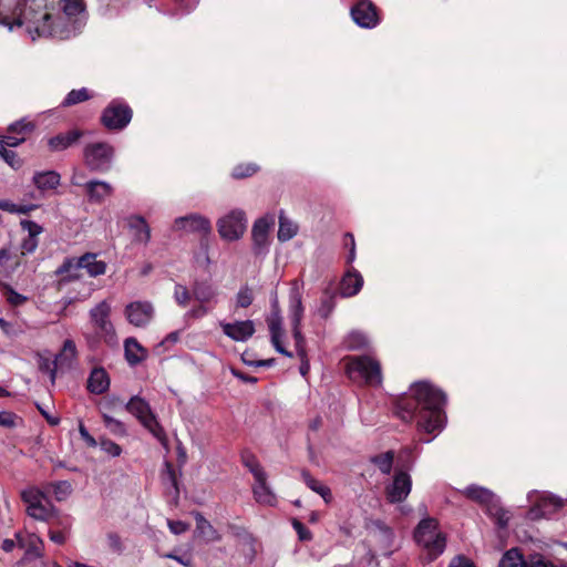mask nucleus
<instances>
[{
  "instance_id": "f257e3e1",
  "label": "nucleus",
  "mask_w": 567,
  "mask_h": 567,
  "mask_svg": "<svg viewBox=\"0 0 567 567\" xmlns=\"http://www.w3.org/2000/svg\"><path fill=\"white\" fill-rule=\"evenodd\" d=\"M61 13H54L34 1H25L12 11L0 10V27L8 31L23 30L31 40L38 38L70 39L81 33L87 14L83 0H60Z\"/></svg>"
},
{
  "instance_id": "f03ea898",
  "label": "nucleus",
  "mask_w": 567,
  "mask_h": 567,
  "mask_svg": "<svg viewBox=\"0 0 567 567\" xmlns=\"http://www.w3.org/2000/svg\"><path fill=\"white\" fill-rule=\"evenodd\" d=\"M445 394L427 382H416L408 394L399 398L395 413L404 421L416 419L419 431L435 437L445 427Z\"/></svg>"
},
{
  "instance_id": "7ed1b4c3",
  "label": "nucleus",
  "mask_w": 567,
  "mask_h": 567,
  "mask_svg": "<svg viewBox=\"0 0 567 567\" xmlns=\"http://www.w3.org/2000/svg\"><path fill=\"white\" fill-rule=\"evenodd\" d=\"M413 539L429 560L441 556L446 548V535L436 518H422L413 530Z\"/></svg>"
},
{
  "instance_id": "20e7f679",
  "label": "nucleus",
  "mask_w": 567,
  "mask_h": 567,
  "mask_svg": "<svg viewBox=\"0 0 567 567\" xmlns=\"http://www.w3.org/2000/svg\"><path fill=\"white\" fill-rule=\"evenodd\" d=\"M192 296L197 305L185 313L186 319H202L213 312L219 302V289L208 280L194 281Z\"/></svg>"
},
{
  "instance_id": "39448f33",
  "label": "nucleus",
  "mask_w": 567,
  "mask_h": 567,
  "mask_svg": "<svg viewBox=\"0 0 567 567\" xmlns=\"http://www.w3.org/2000/svg\"><path fill=\"white\" fill-rule=\"evenodd\" d=\"M347 374L352 381L365 385L379 386L382 384L380 362L369 355L350 357L347 362Z\"/></svg>"
},
{
  "instance_id": "423d86ee",
  "label": "nucleus",
  "mask_w": 567,
  "mask_h": 567,
  "mask_svg": "<svg viewBox=\"0 0 567 567\" xmlns=\"http://www.w3.org/2000/svg\"><path fill=\"white\" fill-rule=\"evenodd\" d=\"M85 269L90 277H99L105 274L106 264L96 259L95 254L86 252L79 258H66L56 269V274L64 276V280L80 278V270Z\"/></svg>"
},
{
  "instance_id": "0eeeda50",
  "label": "nucleus",
  "mask_w": 567,
  "mask_h": 567,
  "mask_svg": "<svg viewBox=\"0 0 567 567\" xmlns=\"http://www.w3.org/2000/svg\"><path fill=\"white\" fill-rule=\"evenodd\" d=\"M128 413L134 415L140 423L162 444L166 443V433L158 423L156 415L153 413L148 402L138 395H134L125 404Z\"/></svg>"
},
{
  "instance_id": "6e6552de",
  "label": "nucleus",
  "mask_w": 567,
  "mask_h": 567,
  "mask_svg": "<svg viewBox=\"0 0 567 567\" xmlns=\"http://www.w3.org/2000/svg\"><path fill=\"white\" fill-rule=\"evenodd\" d=\"M114 157V148L106 142L90 143L84 147L83 158L92 172L105 173L110 171Z\"/></svg>"
},
{
  "instance_id": "1a4fd4ad",
  "label": "nucleus",
  "mask_w": 567,
  "mask_h": 567,
  "mask_svg": "<svg viewBox=\"0 0 567 567\" xmlns=\"http://www.w3.org/2000/svg\"><path fill=\"white\" fill-rule=\"evenodd\" d=\"M247 228L245 212L233 209L217 220L219 236L227 241L238 240Z\"/></svg>"
},
{
  "instance_id": "9d476101",
  "label": "nucleus",
  "mask_w": 567,
  "mask_h": 567,
  "mask_svg": "<svg viewBox=\"0 0 567 567\" xmlns=\"http://www.w3.org/2000/svg\"><path fill=\"white\" fill-rule=\"evenodd\" d=\"M132 120L131 107L122 100H113L103 111L101 121L110 131L123 130Z\"/></svg>"
},
{
  "instance_id": "9b49d317",
  "label": "nucleus",
  "mask_w": 567,
  "mask_h": 567,
  "mask_svg": "<svg viewBox=\"0 0 567 567\" xmlns=\"http://www.w3.org/2000/svg\"><path fill=\"white\" fill-rule=\"evenodd\" d=\"M305 308L302 306V293L297 281L293 282L289 292V310L288 316L291 322V330L295 341L301 342L305 337L301 332V321Z\"/></svg>"
},
{
  "instance_id": "f8f14e48",
  "label": "nucleus",
  "mask_w": 567,
  "mask_h": 567,
  "mask_svg": "<svg viewBox=\"0 0 567 567\" xmlns=\"http://www.w3.org/2000/svg\"><path fill=\"white\" fill-rule=\"evenodd\" d=\"M267 324L270 332V340L277 352L292 358V352L288 351L282 344L284 329H282V317L277 298L272 300L271 311L267 318Z\"/></svg>"
},
{
  "instance_id": "ddd939ff",
  "label": "nucleus",
  "mask_w": 567,
  "mask_h": 567,
  "mask_svg": "<svg viewBox=\"0 0 567 567\" xmlns=\"http://www.w3.org/2000/svg\"><path fill=\"white\" fill-rule=\"evenodd\" d=\"M110 316L111 303L106 300L101 301L90 310V320L97 333L103 337L113 338L115 330Z\"/></svg>"
},
{
  "instance_id": "4468645a",
  "label": "nucleus",
  "mask_w": 567,
  "mask_h": 567,
  "mask_svg": "<svg viewBox=\"0 0 567 567\" xmlns=\"http://www.w3.org/2000/svg\"><path fill=\"white\" fill-rule=\"evenodd\" d=\"M351 17L359 27L365 29H373L380 22L378 9L370 0L357 1L351 8Z\"/></svg>"
},
{
  "instance_id": "2eb2a0df",
  "label": "nucleus",
  "mask_w": 567,
  "mask_h": 567,
  "mask_svg": "<svg viewBox=\"0 0 567 567\" xmlns=\"http://www.w3.org/2000/svg\"><path fill=\"white\" fill-rule=\"evenodd\" d=\"M174 229L185 233H197L206 238L212 233V221L200 214H189L174 220Z\"/></svg>"
},
{
  "instance_id": "dca6fc26",
  "label": "nucleus",
  "mask_w": 567,
  "mask_h": 567,
  "mask_svg": "<svg viewBox=\"0 0 567 567\" xmlns=\"http://www.w3.org/2000/svg\"><path fill=\"white\" fill-rule=\"evenodd\" d=\"M274 225V217L266 216L257 219L251 229L252 249L256 255H266L269 250V231Z\"/></svg>"
},
{
  "instance_id": "f3484780",
  "label": "nucleus",
  "mask_w": 567,
  "mask_h": 567,
  "mask_svg": "<svg viewBox=\"0 0 567 567\" xmlns=\"http://www.w3.org/2000/svg\"><path fill=\"white\" fill-rule=\"evenodd\" d=\"M462 494L466 498L484 507L485 512L488 509H495L497 507V502L499 501V497L493 491L476 484L466 486L462 491Z\"/></svg>"
},
{
  "instance_id": "a211bd4d",
  "label": "nucleus",
  "mask_w": 567,
  "mask_h": 567,
  "mask_svg": "<svg viewBox=\"0 0 567 567\" xmlns=\"http://www.w3.org/2000/svg\"><path fill=\"white\" fill-rule=\"evenodd\" d=\"M411 488V476L402 471L396 472L392 483L386 487V497L390 503H401L409 496Z\"/></svg>"
},
{
  "instance_id": "6ab92c4d",
  "label": "nucleus",
  "mask_w": 567,
  "mask_h": 567,
  "mask_svg": "<svg viewBox=\"0 0 567 567\" xmlns=\"http://www.w3.org/2000/svg\"><path fill=\"white\" fill-rule=\"evenodd\" d=\"M125 315L130 323L135 327H145L153 318L154 308L151 302L135 301L126 306Z\"/></svg>"
},
{
  "instance_id": "aec40b11",
  "label": "nucleus",
  "mask_w": 567,
  "mask_h": 567,
  "mask_svg": "<svg viewBox=\"0 0 567 567\" xmlns=\"http://www.w3.org/2000/svg\"><path fill=\"white\" fill-rule=\"evenodd\" d=\"M21 228L28 233L27 237L22 239L20 244L21 255L33 254L39 246V235L42 234L43 227L38 223L29 219H22L20 221Z\"/></svg>"
},
{
  "instance_id": "412c9836",
  "label": "nucleus",
  "mask_w": 567,
  "mask_h": 567,
  "mask_svg": "<svg viewBox=\"0 0 567 567\" xmlns=\"http://www.w3.org/2000/svg\"><path fill=\"white\" fill-rule=\"evenodd\" d=\"M220 327L228 338L237 342H245L255 333V324L251 320L220 322Z\"/></svg>"
},
{
  "instance_id": "4be33fe9",
  "label": "nucleus",
  "mask_w": 567,
  "mask_h": 567,
  "mask_svg": "<svg viewBox=\"0 0 567 567\" xmlns=\"http://www.w3.org/2000/svg\"><path fill=\"white\" fill-rule=\"evenodd\" d=\"M363 278L354 268H350L341 279L340 292L342 297H353L361 290Z\"/></svg>"
},
{
  "instance_id": "5701e85b",
  "label": "nucleus",
  "mask_w": 567,
  "mask_h": 567,
  "mask_svg": "<svg viewBox=\"0 0 567 567\" xmlns=\"http://www.w3.org/2000/svg\"><path fill=\"white\" fill-rule=\"evenodd\" d=\"M370 534L378 539L384 549H390L393 544V529L380 519H373L368 524Z\"/></svg>"
},
{
  "instance_id": "b1692460",
  "label": "nucleus",
  "mask_w": 567,
  "mask_h": 567,
  "mask_svg": "<svg viewBox=\"0 0 567 567\" xmlns=\"http://www.w3.org/2000/svg\"><path fill=\"white\" fill-rule=\"evenodd\" d=\"M125 359L131 367H135L146 360L147 350L133 337L124 341Z\"/></svg>"
},
{
  "instance_id": "393cba45",
  "label": "nucleus",
  "mask_w": 567,
  "mask_h": 567,
  "mask_svg": "<svg viewBox=\"0 0 567 567\" xmlns=\"http://www.w3.org/2000/svg\"><path fill=\"white\" fill-rule=\"evenodd\" d=\"M252 493L256 502L261 505L275 506L277 504V497L267 483V475L255 480Z\"/></svg>"
},
{
  "instance_id": "a878e982",
  "label": "nucleus",
  "mask_w": 567,
  "mask_h": 567,
  "mask_svg": "<svg viewBox=\"0 0 567 567\" xmlns=\"http://www.w3.org/2000/svg\"><path fill=\"white\" fill-rule=\"evenodd\" d=\"M110 388V377L105 369L94 368L87 379V390L93 394L105 393Z\"/></svg>"
},
{
  "instance_id": "bb28decb",
  "label": "nucleus",
  "mask_w": 567,
  "mask_h": 567,
  "mask_svg": "<svg viewBox=\"0 0 567 567\" xmlns=\"http://www.w3.org/2000/svg\"><path fill=\"white\" fill-rule=\"evenodd\" d=\"M85 192L90 202L101 203L112 194L113 187L107 182L93 179L85 183Z\"/></svg>"
},
{
  "instance_id": "cd10ccee",
  "label": "nucleus",
  "mask_w": 567,
  "mask_h": 567,
  "mask_svg": "<svg viewBox=\"0 0 567 567\" xmlns=\"http://www.w3.org/2000/svg\"><path fill=\"white\" fill-rule=\"evenodd\" d=\"M81 136V131L72 130L66 133H61L53 137H50L48 141V145L52 152H61L75 144Z\"/></svg>"
},
{
  "instance_id": "c85d7f7f",
  "label": "nucleus",
  "mask_w": 567,
  "mask_h": 567,
  "mask_svg": "<svg viewBox=\"0 0 567 567\" xmlns=\"http://www.w3.org/2000/svg\"><path fill=\"white\" fill-rule=\"evenodd\" d=\"M196 522V533L199 537L208 543L218 542L221 539L217 529L204 517L199 512H193Z\"/></svg>"
},
{
  "instance_id": "c756f323",
  "label": "nucleus",
  "mask_w": 567,
  "mask_h": 567,
  "mask_svg": "<svg viewBox=\"0 0 567 567\" xmlns=\"http://www.w3.org/2000/svg\"><path fill=\"white\" fill-rule=\"evenodd\" d=\"M128 227L136 243L147 244L151 239V228L145 218L138 215L128 218Z\"/></svg>"
},
{
  "instance_id": "7c9ffc66",
  "label": "nucleus",
  "mask_w": 567,
  "mask_h": 567,
  "mask_svg": "<svg viewBox=\"0 0 567 567\" xmlns=\"http://www.w3.org/2000/svg\"><path fill=\"white\" fill-rule=\"evenodd\" d=\"M61 176L54 171L38 172L33 176V183L40 190L55 189L60 185Z\"/></svg>"
},
{
  "instance_id": "2f4dec72",
  "label": "nucleus",
  "mask_w": 567,
  "mask_h": 567,
  "mask_svg": "<svg viewBox=\"0 0 567 567\" xmlns=\"http://www.w3.org/2000/svg\"><path fill=\"white\" fill-rule=\"evenodd\" d=\"M16 537H17L19 546L25 548V553L28 555H31L34 557H38L41 555L42 540L37 535L29 534V535L23 536L18 533L16 535Z\"/></svg>"
},
{
  "instance_id": "473e14b6",
  "label": "nucleus",
  "mask_w": 567,
  "mask_h": 567,
  "mask_svg": "<svg viewBox=\"0 0 567 567\" xmlns=\"http://www.w3.org/2000/svg\"><path fill=\"white\" fill-rule=\"evenodd\" d=\"M298 233V225L285 216L284 212L279 215V229H278V240L279 241H288L293 238Z\"/></svg>"
},
{
  "instance_id": "72a5a7b5",
  "label": "nucleus",
  "mask_w": 567,
  "mask_h": 567,
  "mask_svg": "<svg viewBox=\"0 0 567 567\" xmlns=\"http://www.w3.org/2000/svg\"><path fill=\"white\" fill-rule=\"evenodd\" d=\"M21 499L27 505V509H30L32 506H40L49 502L45 494L33 486L24 488L21 492Z\"/></svg>"
},
{
  "instance_id": "f704fd0d",
  "label": "nucleus",
  "mask_w": 567,
  "mask_h": 567,
  "mask_svg": "<svg viewBox=\"0 0 567 567\" xmlns=\"http://www.w3.org/2000/svg\"><path fill=\"white\" fill-rule=\"evenodd\" d=\"M526 559L518 548H511L502 556L498 567H526Z\"/></svg>"
},
{
  "instance_id": "c9c22d12",
  "label": "nucleus",
  "mask_w": 567,
  "mask_h": 567,
  "mask_svg": "<svg viewBox=\"0 0 567 567\" xmlns=\"http://www.w3.org/2000/svg\"><path fill=\"white\" fill-rule=\"evenodd\" d=\"M301 475H302L303 482L311 491L319 494L324 499L326 503H329L331 501L332 495H331V491L328 486L321 484L319 481L313 478L307 471H303Z\"/></svg>"
},
{
  "instance_id": "e433bc0d",
  "label": "nucleus",
  "mask_w": 567,
  "mask_h": 567,
  "mask_svg": "<svg viewBox=\"0 0 567 567\" xmlns=\"http://www.w3.org/2000/svg\"><path fill=\"white\" fill-rule=\"evenodd\" d=\"M102 420L105 427L109 430L111 434L120 437H124L127 435L126 425L122 421L104 412H102Z\"/></svg>"
},
{
  "instance_id": "4c0bfd02",
  "label": "nucleus",
  "mask_w": 567,
  "mask_h": 567,
  "mask_svg": "<svg viewBox=\"0 0 567 567\" xmlns=\"http://www.w3.org/2000/svg\"><path fill=\"white\" fill-rule=\"evenodd\" d=\"M78 355L76 346L73 340L66 339L63 342L61 352L56 355L55 362L60 364H70Z\"/></svg>"
},
{
  "instance_id": "58836bf2",
  "label": "nucleus",
  "mask_w": 567,
  "mask_h": 567,
  "mask_svg": "<svg viewBox=\"0 0 567 567\" xmlns=\"http://www.w3.org/2000/svg\"><path fill=\"white\" fill-rule=\"evenodd\" d=\"M27 513L37 520L48 522L54 514V507L48 502L40 506H32L30 509H27Z\"/></svg>"
},
{
  "instance_id": "ea45409f",
  "label": "nucleus",
  "mask_w": 567,
  "mask_h": 567,
  "mask_svg": "<svg viewBox=\"0 0 567 567\" xmlns=\"http://www.w3.org/2000/svg\"><path fill=\"white\" fill-rule=\"evenodd\" d=\"M369 343L368 337L361 331H352L344 339V347L349 350H358L367 347Z\"/></svg>"
},
{
  "instance_id": "a19ab883",
  "label": "nucleus",
  "mask_w": 567,
  "mask_h": 567,
  "mask_svg": "<svg viewBox=\"0 0 567 567\" xmlns=\"http://www.w3.org/2000/svg\"><path fill=\"white\" fill-rule=\"evenodd\" d=\"M394 454L391 451L371 457V462L382 474H390L393 465Z\"/></svg>"
},
{
  "instance_id": "79ce46f5",
  "label": "nucleus",
  "mask_w": 567,
  "mask_h": 567,
  "mask_svg": "<svg viewBox=\"0 0 567 567\" xmlns=\"http://www.w3.org/2000/svg\"><path fill=\"white\" fill-rule=\"evenodd\" d=\"M241 460L245 467H247L248 471L252 474L254 480L261 478L264 475H267L255 455L245 453L243 454Z\"/></svg>"
},
{
  "instance_id": "37998d69",
  "label": "nucleus",
  "mask_w": 567,
  "mask_h": 567,
  "mask_svg": "<svg viewBox=\"0 0 567 567\" xmlns=\"http://www.w3.org/2000/svg\"><path fill=\"white\" fill-rule=\"evenodd\" d=\"M91 97H92V95L90 94V91L85 87H82L79 90H72L64 97V100L62 102V106L75 105L78 103L87 101Z\"/></svg>"
},
{
  "instance_id": "c03bdc74",
  "label": "nucleus",
  "mask_w": 567,
  "mask_h": 567,
  "mask_svg": "<svg viewBox=\"0 0 567 567\" xmlns=\"http://www.w3.org/2000/svg\"><path fill=\"white\" fill-rule=\"evenodd\" d=\"M296 352L300 359L299 371L302 377H306L310 370V363L306 351V339L301 342L295 341Z\"/></svg>"
},
{
  "instance_id": "a18cd8bd",
  "label": "nucleus",
  "mask_w": 567,
  "mask_h": 567,
  "mask_svg": "<svg viewBox=\"0 0 567 567\" xmlns=\"http://www.w3.org/2000/svg\"><path fill=\"white\" fill-rule=\"evenodd\" d=\"M53 495L56 501L66 499L72 493V485L68 481H59L51 485Z\"/></svg>"
},
{
  "instance_id": "49530a36",
  "label": "nucleus",
  "mask_w": 567,
  "mask_h": 567,
  "mask_svg": "<svg viewBox=\"0 0 567 567\" xmlns=\"http://www.w3.org/2000/svg\"><path fill=\"white\" fill-rule=\"evenodd\" d=\"M486 514L495 519V523L499 528L507 527L509 517L508 513L502 507L501 499L497 502V507L495 509H488Z\"/></svg>"
},
{
  "instance_id": "de8ad7c7",
  "label": "nucleus",
  "mask_w": 567,
  "mask_h": 567,
  "mask_svg": "<svg viewBox=\"0 0 567 567\" xmlns=\"http://www.w3.org/2000/svg\"><path fill=\"white\" fill-rule=\"evenodd\" d=\"M190 298H193L192 289L188 290L187 287L181 284L175 285L174 300L179 307L185 308L188 305Z\"/></svg>"
},
{
  "instance_id": "09e8293b",
  "label": "nucleus",
  "mask_w": 567,
  "mask_h": 567,
  "mask_svg": "<svg viewBox=\"0 0 567 567\" xmlns=\"http://www.w3.org/2000/svg\"><path fill=\"white\" fill-rule=\"evenodd\" d=\"M208 248L207 238H202L199 241V251L194 256L195 262L204 268H207L210 264Z\"/></svg>"
},
{
  "instance_id": "8fccbe9b",
  "label": "nucleus",
  "mask_w": 567,
  "mask_h": 567,
  "mask_svg": "<svg viewBox=\"0 0 567 567\" xmlns=\"http://www.w3.org/2000/svg\"><path fill=\"white\" fill-rule=\"evenodd\" d=\"M100 449L112 457H117L122 454V447L107 437H101L99 441Z\"/></svg>"
},
{
  "instance_id": "3c124183",
  "label": "nucleus",
  "mask_w": 567,
  "mask_h": 567,
  "mask_svg": "<svg viewBox=\"0 0 567 567\" xmlns=\"http://www.w3.org/2000/svg\"><path fill=\"white\" fill-rule=\"evenodd\" d=\"M334 307H336L334 297L333 296H324L320 301V305L317 309V313L321 318L327 319L333 312Z\"/></svg>"
},
{
  "instance_id": "603ef678",
  "label": "nucleus",
  "mask_w": 567,
  "mask_h": 567,
  "mask_svg": "<svg viewBox=\"0 0 567 567\" xmlns=\"http://www.w3.org/2000/svg\"><path fill=\"white\" fill-rule=\"evenodd\" d=\"M257 165L252 163L239 164L234 167L231 175L234 178H245L254 175L257 172Z\"/></svg>"
},
{
  "instance_id": "864d4df0",
  "label": "nucleus",
  "mask_w": 567,
  "mask_h": 567,
  "mask_svg": "<svg viewBox=\"0 0 567 567\" xmlns=\"http://www.w3.org/2000/svg\"><path fill=\"white\" fill-rule=\"evenodd\" d=\"M526 567H557L554 563L546 559L542 554H530L526 559Z\"/></svg>"
},
{
  "instance_id": "5fc2aeb1",
  "label": "nucleus",
  "mask_w": 567,
  "mask_h": 567,
  "mask_svg": "<svg viewBox=\"0 0 567 567\" xmlns=\"http://www.w3.org/2000/svg\"><path fill=\"white\" fill-rule=\"evenodd\" d=\"M34 206H24V205H17L10 200L7 199H0V209L9 213H16V214H27L30 212Z\"/></svg>"
},
{
  "instance_id": "6e6d98bb",
  "label": "nucleus",
  "mask_w": 567,
  "mask_h": 567,
  "mask_svg": "<svg viewBox=\"0 0 567 567\" xmlns=\"http://www.w3.org/2000/svg\"><path fill=\"white\" fill-rule=\"evenodd\" d=\"M252 300H254V297H252V291L250 288L243 287L239 289L237 297H236V302H237L238 307L247 308L252 303Z\"/></svg>"
},
{
  "instance_id": "4d7b16f0",
  "label": "nucleus",
  "mask_w": 567,
  "mask_h": 567,
  "mask_svg": "<svg viewBox=\"0 0 567 567\" xmlns=\"http://www.w3.org/2000/svg\"><path fill=\"white\" fill-rule=\"evenodd\" d=\"M6 293H7V300L12 306H21L27 301V297L17 292L13 288L10 286H4Z\"/></svg>"
},
{
  "instance_id": "13d9d810",
  "label": "nucleus",
  "mask_w": 567,
  "mask_h": 567,
  "mask_svg": "<svg viewBox=\"0 0 567 567\" xmlns=\"http://www.w3.org/2000/svg\"><path fill=\"white\" fill-rule=\"evenodd\" d=\"M0 155L12 168H19L21 166V161L16 152L4 148V151L0 152Z\"/></svg>"
},
{
  "instance_id": "bf43d9fd",
  "label": "nucleus",
  "mask_w": 567,
  "mask_h": 567,
  "mask_svg": "<svg viewBox=\"0 0 567 567\" xmlns=\"http://www.w3.org/2000/svg\"><path fill=\"white\" fill-rule=\"evenodd\" d=\"M32 128L33 126L31 125V123L25 122L24 120L17 121L9 126L10 132L17 133L21 136H23L27 132L32 131Z\"/></svg>"
},
{
  "instance_id": "052dcab7",
  "label": "nucleus",
  "mask_w": 567,
  "mask_h": 567,
  "mask_svg": "<svg viewBox=\"0 0 567 567\" xmlns=\"http://www.w3.org/2000/svg\"><path fill=\"white\" fill-rule=\"evenodd\" d=\"M539 506H544L546 507L547 503L549 505L553 506V508H559L563 506V502L560 498H558L557 496L553 495V494H548V493H543L540 496H539Z\"/></svg>"
},
{
  "instance_id": "680f3d73",
  "label": "nucleus",
  "mask_w": 567,
  "mask_h": 567,
  "mask_svg": "<svg viewBox=\"0 0 567 567\" xmlns=\"http://www.w3.org/2000/svg\"><path fill=\"white\" fill-rule=\"evenodd\" d=\"M292 526L298 534L300 540H310L312 538L311 532L299 520L293 519Z\"/></svg>"
},
{
  "instance_id": "e2e57ef3",
  "label": "nucleus",
  "mask_w": 567,
  "mask_h": 567,
  "mask_svg": "<svg viewBox=\"0 0 567 567\" xmlns=\"http://www.w3.org/2000/svg\"><path fill=\"white\" fill-rule=\"evenodd\" d=\"M23 141H24V136L19 137V136H13V135H8L3 138H0V152L4 151V148H7V147H16Z\"/></svg>"
},
{
  "instance_id": "0e129e2a",
  "label": "nucleus",
  "mask_w": 567,
  "mask_h": 567,
  "mask_svg": "<svg viewBox=\"0 0 567 567\" xmlns=\"http://www.w3.org/2000/svg\"><path fill=\"white\" fill-rule=\"evenodd\" d=\"M163 480L169 482V484L175 488L176 494H178L177 478L175 474V470L172 464L165 463V472L163 474Z\"/></svg>"
},
{
  "instance_id": "69168bd1",
  "label": "nucleus",
  "mask_w": 567,
  "mask_h": 567,
  "mask_svg": "<svg viewBox=\"0 0 567 567\" xmlns=\"http://www.w3.org/2000/svg\"><path fill=\"white\" fill-rule=\"evenodd\" d=\"M106 540H107V546L110 547V549H112L115 553H122L123 545H122L121 537L117 534H115V533L107 534Z\"/></svg>"
},
{
  "instance_id": "338daca9",
  "label": "nucleus",
  "mask_w": 567,
  "mask_h": 567,
  "mask_svg": "<svg viewBox=\"0 0 567 567\" xmlns=\"http://www.w3.org/2000/svg\"><path fill=\"white\" fill-rule=\"evenodd\" d=\"M167 526L169 530L175 535H181L188 529V524L183 520H172L167 519Z\"/></svg>"
},
{
  "instance_id": "774afa93",
  "label": "nucleus",
  "mask_w": 567,
  "mask_h": 567,
  "mask_svg": "<svg viewBox=\"0 0 567 567\" xmlns=\"http://www.w3.org/2000/svg\"><path fill=\"white\" fill-rule=\"evenodd\" d=\"M449 567H475V565L470 558L458 555L450 561Z\"/></svg>"
}]
</instances>
